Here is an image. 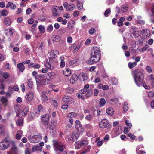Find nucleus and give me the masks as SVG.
<instances>
[{
	"instance_id": "obj_35",
	"label": "nucleus",
	"mask_w": 154,
	"mask_h": 154,
	"mask_svg": "<svg viewBox=\"0 0 154 154\" xmlns=\"http://www.w3.org/2000/svg\"><path fill=\"white\" fill-rule=\"evenodd\" d=\"M82 146H84L88 145L89 143L88 141L87 140H83L80 141Z\"/></svg>"
},
{
	"instance_id": "obj_6",
	"label": "nucleus",
	"mask_w": 154,
	"mask_h": 154,
	"mask_svg": "<svg viewBox=\"0 0 154 154\" xmlns=\"http://www.w3.org/2000/svg\"><path fill=\"white\" fill-rule=\"evenodd\" d=\"M42 139V137L40 135H34L32 138L29 137L28 139L32 143H35L38 142Z\"/></svg>"
},
{
	"instance_id": "obj_23",
	"label": "nucleus",
	"mask_w": 154,
	"mask_h": 154,
	"mask_svg": "<svg viewBox=\"0 0 154 154\" xmlns=\"http://www.w3.org/2000/svg\"><path fill=\"white\" fill-rule=\"evenodd\" d=\"M64 58L63 57H61L60 58V66L61 68H63L65 66V62L64 61Z\"/></svg>"
},
{
	"instance_id": "obj_24",
	"label": "nucleus",
	"mask_w": 154,
	"mask_h": 154,
	"mask_svg": "<svg viewBox=\"0 0 154 154\" xmlns=\"http://www.w3.org/2000/svg\"><path fill=\"white\" fill-rule=\"evenodd\" d=\"M125 18L123 17L120 18L119 20V21L117 22L118 26L119 27L122 26L123 25V22L125 20Z\"/></svg>"
},
{
	"instance_id": "obj_63",
	"label": "nucleus",
	"mask_w": 154,
	"mask_h": 154,
	"mask_svg": "<svg viewBox=\"0 0 154 154\" xmlns=\"http://www.w3.org/2000/svg\"><path fill=\"white\" fill-rule=\"evenodd\" d=\"M25 37L26 40H29L31 38V35L27 33H26L25 35Z\"/></svg>"
},
{
	"instance_id": "obj_60",
	"label": "nucleus",
	"mask_w": 154,
	"mask_h": 154,
	"mask_svg": "<svg viewBox=\"0 0 154 154\" xmlns=\"http://www.w3.org/2000/svg\"><path fill=\"white\" fill-rule=\"evenodd\" d=\"M69 9H70V11L73 10L75 8V5L73 4H69Z\"/></svg>"
},
{
	"instance_id": "obj_18",
	"label": "nucleus",
	"mask_w": 154,
	"mask_h": 154,
	"mask_svg": "<svg viewBox=\"0 0 154 154\" xmlns=\"http://www.w3.org/2000/svg\"><path fill=\"white\" fill-rule=\"evenodd\" d=\"M55 74L54 72H50L47 73L46 76V78L48 80L53 78L55 76Z\"/></svg>"
},
{
	"instance_id": "obj_3",
	"label": "nucleus",
	"mask_w": 154,
	"mask_h": 154,
	"mask_svg": "<svg viewBox=\"0 0 154 154\" xmlns=\"http://www.w3.org/2000/svg\"><path fill=\"white\" fill-rule=\"evenodd\" d=\"M99 126L102 128H106L107 129L111 128V125L109 121L107 119H102L99 123Z\"/></svg>"
},
{
	"instance_id": "obj_8",
	"label": "nucleus",
	"mask_w": 154,
	"mask_h": 154,
	"mask_svg": "<svg viewBox=\"0 0 154 154\" xmlns=\"http://www.w3.org/2000/svg\"><path fill=\"white\" fill-rule=\"evenodd\" d=\"M63 102L67 103L72 104L74 103V99L69 96L64 95L62 98Z\"/></svg>"
},
{
	"instance_id": "obj_27",
	"label": "nucleus",
	"mask_w": 154,
	"mask_h": 154,
	"mask_svg": "<svg viewBox=\"0 0 154 154\" xmlns=\"http://www.w3.org/2000/svg\"><path fill=\"white\" fill-rule=\"evenodd\" d=\"M63 74L66 76H69L71 74V70L69 68L66 69L65 70L63 71Z\"/></svg>"
},
{
	"instance_id": "obj_12",
	"label": "nucleus",
	"mask_w": 154,
	"mask_h": 154,
	"mask_svg": "<svg viewBox=\"0 0 154 154\" xmlns=\"http://www.w3.org/2000/svg\"><path fill=\"white\" fill-rule=\"evenodd\" d=\"M52 14L54 16H58L60 15V12L58 11V8L57 6H54L52 10Z\"/></svg>"
},
{
	"instance_id": "obj_9",
	"label": "nucleus",
	"mask_w": 154,
	"mask_h": 154,
	"mask_svg": "<svg viewBox=\"0 0 154 154\" xmlns=\"http://www.w3.org/2000/svg\"><path fill=\"white\" fill-rule=\"evenodd\" d=\"M58 54L59 52L57 50H52L49 53L48 56L50 61L52 60L54 58H55Z\"/></svg>"
},
{
	"instance_id": "obj_11",
	"label": "nucleus",
	"mask_w": 154,
	"mask_h": 154,
	"mask_svg": "<svg viewBox=\"0 0 154 154\" xmlns=\"http://www.w3.org/2000/svg\"><path fill=\"white\" fill-rule=\"evenodd\" d=\"M8 143L6 141H3L0 143V149L4 150L8 148Z\"/></svg>"
},
{
	"instance_id": "obj_44",
	"label": "nucleus",
	"mask_w": 154,
	"mask_h": 154,
	"mask_svg": "<svg viewBox=\"0 0 154 154\" xmlns=\"http://www.w3.org/2000/svg\"><path fill=\"white\" fill-rule=\"evenodd\" d=\"M128 103L127 102H124L123 104V109L124 111H127L128 109L127 106Z\"/></svg>"
},
{
	"instance_id": "obj_64",
	"label": "nucleus",
	"mask_w": 154,
	"mask_h": 154,
	"mask_svg": "<svg viewBox=\"0 0 154 154\" xmlns=\"http://www.w3.org/2000/svg\"><path fill=\"white\" fill-rule=\"evenodd\" d=\"M31 149L29 148H26L25 150V154H31L30 152Z\"/></svg>"
},
{
	"instance_id": "obj_51",
	"label": "nucleus",
	"mask_w": 154,
	"mask_h": 154,
	"mask_svg": "<svg viewBox=\"0 0 154 154\" xmlns=\"http://www.w3.org/2000/svg\"><path fill=\"white\" fill-rule=\"evenodd\" d=\"M111 12V10L109 8H108L106 10L104 13V15L105 17H107L108 16V14H110Z\"/></svg>"
},
{
	"instance_id": "obj_38",
	"label": "nucleus",
	"mask_w": 154,
	"mask_h": 154,
	"mask_svg": "<svg viewBox=\"0 0 154 154\" xmlns=\"http://www.w3.org/2000/svg\"><path fill=\"white\" fill-rule=\"evenodd\" d=\"M32 150L34 151H37L38 150H40L42 151V148L38 146H34L32 148Z\"/></svg>"
},
{
	"instance_id": "obj_43",
	"label": "nucleus",
	"mask_w": 154,
	"mask_h": 154,
	"mask_svg": "<svg viewBox=\"0 0 154 154\" xmlns=\"http://www.w3.org/2000/svg\"><path fill=\"white\" fill-rule=\"evenodd\" d=\"M51 105L54 107H56L58 106V104L57 101L55 100H52L51 102Z\"/></svg>"
},
{
	"instance_id": "obj_47",
	"label": "nucleus",
	"mask_w": 154,
	"mask_h": 154,
	"mask_svg": "<svg viewBox=\"0 0 154 154\" xmlns=\"http://www.w3.org/2000/svg\"><path fill=\"white\" fill-rule=\"evenodd\" d=\"M76 114L75 112L70 113L67 116V117L69 118H72L73 117H75L76 116Z\"/></svg>"
},
{
	"instance_id": "obj_57",
	"label": "nucleus",
	"mask_w": 154,
	"mask_h": 154,
	"mask_svg": "<svg viewBox=\"0 0 154 154\" xmlns=\"http://www.w3.org/2000/svg\"><path fill=\"white\" fill-rule=\"evenodd\" d=\"M53 29V26L51 25H50L48 26L47 29V30L49 32H51Z\"/></svg>"
},
{
	"instance_id": "obj_45",
	"label": "nucleus",
	"mask_w": 154,
	"mask_h": 154,
	"mask_svg": "<svg viewBox=\"0 0 154 154\" xmlns=\"http://www.w3.org/2000/svg\"><path fill=\"white\" fill-rule=\"evenodd\" d=\"M1 13L2 15L3 16H6L7 15L8 12L6 10H4L1 11Z\"/></svg>"
},
{
	"instance_id": "obj_52",
	"label": "nucleus",
	"mask_w": 154,
	"mask_h": 154,
	"mask_svg": "<svg viewBox=\"0 0 154 154\" xmlns=\"http://www.w3.org/2000/svg\"><path fill=\"white\" fill-rule=\"evenodd\" d=\"M146 69L149 73H151L152 72V68L151 67L149 66H146Z\"/></svg>"
},
{
	"instance_id": "obj_17",
	"label": "nucleus",
	"mask_w": 154,
	"mask_h": 154,
	"mask_svg": "<svg viewBox=\"0 0 154 154\" xmlns=\"http://www.w3.org/2000/svg\"><path fill=\"white\" fill-rule=\"evenodd\" d=\"M28 67L29 68H33L35 69H38L40 67V65L38 64L35 65L33 63H31L28 65Z\"/></svg>"
},
{
	"instance_id": "obj_30",
	"label": "nucleus",
	"mask_w": 154,
	"mask_h": 154,
	"mask_svg": "<svg viewBox=\"0 0 154 154\" xmlns=\"http://www.w3.org/2000/svg\"><path fill=\"white\" fill-rule=\"evenodd\" d=\"M23 118L19 119L17 120L16 124L17 126H22L23 124Z\"/></svg>"
},
{
	"instance_id": "obj_58",
	"label": "nucleus",
	"mask_w": 154,
	"mask_h": 154,
	"mask_svg": "<svg viewBox=\"0 0 154 154\" xmlns=\"http://www.w3.org/2000/svg\"><path fill=\"white\" fill-rule=\"evenodd\" d=\"M125 123L126 125L131 128L132 127V124L131 123L129 122V121L128 120H126L125 122Z\"/></svg>"
},
{
	"instance_id": "obj_22",
	"label": "nucleus",
	"mask_w": 154,
	"mask_h": 154,
	"mask_svg": "<svg viewBox=\"0 0 154 154\" xmlns=\"http://www.w3.org/2000/svg\"><path fill=\"white\" fill-rule=\"evenodd\" d=\"M4 23L6 25L9 26L11 23V20L9 18L6 17L4 20Z\"/></svg>"
},
{
	"instance_id": "obj_32",
	"label": "nucleus",
	"mask_w": 154,
	"mask_h": 154,
	"mask_svg": "<svg viewBox=\"0 0 154 154\" xmlns=\"http://www.w3.org/2000/svg\"><path fill=\"white\" fill-rule=\"evenodd\" d=\"M77 2L78 3L77 5V8L79 10H82L83 8V4L82 3L79 2L78 0H77Z\"/></svg>"
},
{
	"instance_id": "obj_55",
	"label": "nucleus",
	"mask_w": 154,
	"mask_h": 154,
	"mask_svg": "<svg viewBox=\"0 0 154 154\" xmlns=\"http://www.w3.org/2000/svg\"><path fill=\"white\" fill-rule=\"evenodd\" d=\"M86 94H85V96L86 97H90L92 94V91H90L87 90V91Z\"/></svg>"
},
{
	"instance_id": "obj_54",
	"label": "nucleus",
	"mask_w": 154,
	"mask_h": 154,
	"mask_svg": "<svg viewBox=\"0 0 154 154\" xmlns=\"http://www.w3.org/2000/svg\"><path fill=\"white\" fill-rule=\"evenodd\" d=\"M81 43L80 42H79L76 47L75 48L74 50V52H75L78 51V50H79V48H80L81 45Z\"/></svg>"
},
{
	"instance_id": "obj_1",
	"label": "nucleus",
	"mask_w": 154,
	"mask_h": 154,
	"mask_svg": "<svg viewBox=\"0 0 154 154\" xmlns=\"http://www.w3.org/2000/svg\"><path fill=\"white\" fill-rule=\"evenodd\" d=\"M100 56V51L99 48L94 47L92 51L91 55L90 60L88 61V63L92 64L94 62H98Z\"/></svg>"
},
{
	"instance_id": "obj_21",
	"label": "nucleus",
	"mask_w": 154,
	"mask_h": 154,
	"mask_svg": "<svg viewBox=\"0 0 154 154\" xmlns=\"http://www.w3.org/2000/svg\"><path fill=\"white\" fill-rule=\"evenodd\" d=\"M23 135V131L21 130H18L16 135V138L17 140L20 139Z\"/></svg>"
},
{
	"instance_id": "obj_28",
	"label": "nucleus",
	"mask_w": 154,
	"mask_h": 154,
	"mask_svg": "<svg viewBox=\"0 0 154 154\" xmlns=\"http://www.w3.org/2000/svg\"><path fill=\"white\" fill-rule=\"evenodd\" d=\"M128 8V5L125 4H124L122 5L121 8V10L124 13L126 12L127 11Z\"/></svg>"
},
{
	"instance_id": "obj_19",
	"label": "nucleus",
	"mask_w": 154,
	"mask_h": 154,
	"mask_svg": "<svg viewBox=\"0 0 154 154\" xmlns=\"http://www.w3.org/2000/svg\"><path fill=\"white\" fill-rule=\"evenodd\" d=\"M33 92H29L27 94L25 97L26 99L28 100H31L33 98Z\"/></svg>"
},
{
	"instance_id": "obj_62",
	"label": "nucleus",
	"mask_w": 154,
	"mask_h": 154,
	"mask_svg": "<svg viewBox=\"0 0 154 154\" xmlns=\"http://www.w3.org/2000/svg\"><path fill=\"white\" fill-rule=\"evenodd\" d=\"M95 32V29L94 28H91L89 31V33L92 35Z\"/></svg>"
},
{
	"instance_id": "obj_2",
	"label": "nucleus",
	"mask_w": 154,
	"mask_h": 154,
	"mask_svg": "<svg viewBox=\"0 0 154 154\" xmlns=\"http://www.w3.org/2000/svg\"><path fill=\"white\" fill-rule=\"evenodd\" d=\"M133 72L135 82L137 86H140L142 84L144 79L143 74L139 70H135Z\"/></svg>"
},
{
	"instance_id": "obj_20",
	"label": "nucleus",
	"mask_w": 154,
	"mask_h": 154,
	"mask_svg": "<svg viewBox=\"0 0 154 154\" xmlns=\"http://www.w3.org/2000/svg\"><path fill=\"white\" fill-rule=\"evenodd\" d=\"M137 21L138 24H140L144 25L145 23V21L142 19V17L140 16H138L137 17Z\"/></svg>"
},
{
	"instance_id": "obj_16",
	"label": "nucleus",
	"mask_w": 154,
	"mask_h": 154,
	"mask_svg": "<svg viewBox=\"0 0 154 154\" xmlns=\"http://www.w3.org/2000/svg\"><path fill=\"white\" fill-rule=\"evenodd\" d=\"M74 135H67L66 138V140L67 141H69L70 142H72L74 140Z\"/></svg>"
},
{
	"instance_id": "obj_48",
	"label": "nucleus",
	"mask_w": 154,
	"mask_h": 154,
	"mask_svg": "<svg viewBox=\"0 0 154 154\" xmlns=\"http://www.w3.org/2000/svg\"><path fill=\"white\" fill-rule=\"evenodd\" d=\"M39 29L40 32L41 33H43L45 31V29L44 27L42 25H40L39 26Z\"/></svg>"
},
{
	"instance_id": "obj_56",
	"label": "nucleus",
	"mask_w": 154,
	"mask_h": 154,
	"mask_svg": "<svg viewBox=\"0 0 154 154\" xmlns=\"http://www.w3.org/2000/svg\"><path fill=\"white\" fill-rule=\"evenodd\" d=\"M0 86L1 89H4L5 88V82L4 81L2 80L0 82Z\"/></svg>"
},
{
	"instance_id": "obj_42",
	"label": "nucleus",
	"mask_w": 154,
	"mask_h": 154,
	"mask_svg": "<svg viewBox=\"0 0 154 154\" xmlns=\"http://www.w3.org/2000/svg\"><path fill=\"white\" fill-rule=\"evenodd\" d=\"M77 61V60L76 59H74L73 60H72L69 63L68 65L69 66H72L74 64L76 63Z\"/></svg>"
},
{
	"instance_id": "obj_10",
	"label": "nucleus",
	"mask_w": 154,
	"mask_h": 154,
	"mask_svg": "<svg viewBox=\"0 0 154 154\" xmlns=\"http://www.w3.org/2000/svg\"><path fill=\"white\" fill-rule=\"evenodd\" d=\"M75 128L76 130L80 132H82L84 131V129L82 125L81 124L79 120H76L75 122Z\"/></svg>"
},
{
	"instance_id": "obj_61",
	"label": "nucleus",
	"mask_w": 154,
	"mask_h": 154,
	"mask_svg": "<svg viewBox=\"0 0 154 154\" xmlns=\"http://www.w3.org/2000/svg\"><path fill=\"white\" fill-rule=\"evenodd\" d=\"M3 77L5 79H7L9 77V75L8 73L5 72L3 74Z\"/></svg>"
},
{
	"instance_id": "obj_39",
	"label": "nucleus",
	"mask_w": 154,
	"mask_h": 154,
	"mask_svg": "<svg viewBox=\"0 0 154 154\" xmlns=\"http://www.w3.org/2000/svg\"><path fill=\"white\" fill-rule=\"evenodd\" d=\"M45 66L46 68L51 70H53L54 68L53 66H51L48 62L46 63L45 64Z\"/></svg>"
},
{
	"instance_id": "obj_26",
	"label": "nucleus",
	"mask_w": 154,
	"mask_h": 154,
	"mask_svg": "<svg viewBox=\"0 0 154 154\" xmlns=\"http://www.w3.org/2000/svg\"><path fill=\"white\" fill-rule=\"evenodd\" d=\"M75 22L73 21H72L70 22H68L67 24L68 27L69 29H72L75 26Z\"/></svg>"
},
{
	"instance_id": "obj_50",
	"label": "nucleus",
	"mask_w": 154,
	"mask_h": 154,
	"mask_svg": "<svg viewBox=\"0 0 154 154\" xmlns=\"http://www.w3.org/2000/svg\"><path fill=\"white\" fill-rule=\"evenodd\" d=\"M64 8L66 9V10L68 11H70V9H69V5H68V3L67 2H65L63 4Z\"/></svg>"
},
{
	"instance_id": "obj_33",
	"label": "nucleus",
	"mask_w": 154,
	"mask_h": 154,
	"mask_svg": "<svg viewBox=\"0 0 154 154\" xmlns=\"http://www.w3.org/2000/svg\"><path fill=\"white\" fill-rule=\"evenodd\" d=\"M52 38V41L55 42H58L60 39V37L59 35H53Z\"/></svg>"
},
{
	"instance_id": "obj_29",
	"label": "nucleus",
	"mask_w": 154,
	"mask_h": 154,
	"mask_svg": "<svg viewBox=\"0 0 154 154\" xmlns=\"http://www.w3.org/2000/svg\"><path fill=\"white\" fill-rule=\"evenodd\" d=\"M106 112L109 115H112L114 114V110L112 108L110 107L106 110Z\"/></svg>"
},
{
	"instance_id": "obj_59",
	"label": "nucleus",
	"mask_w": 154,
	"mask_h": 154,
	"mask_svg": "<svg viewBox=\"0 0 154 154\" xmlns=\"http://www.w3.org/2000/svg\"><path fill=\"white\" fill-rule=\"evenodd\" d=\"M133 35L135 36V38L138 37L139 35V33L138 31H134L133 32Z\"/></svg>"
},
{
	"instance_id": "obj_53",
	"label": "nucleus",
	"mask_w": 154,
	"mask_h": 154,
	"mask_svg": "<svg viewBox=\"0 0 154 154\" xmlns=\"http://www.w3.org/2000/svg\"><path fill=\"white\" fill-rule=\"evenodd\" d=\"M85 118L86 120L90 121L92 119V116L91 114H88L86 116Z\"/></svg>"
},
{
	"instance_id": "obj_7",
	"label": "nucleus",
	"mask_w": 154,
	"mask_h": 154,
	"mask_svg": "<svg viewBox=\"0 0 154 154\" xmlns=\"http://www.w3.org/2000/svg\"><path fill=\"white\" fill-rule=\"evenodd\" d=\"M29 111V109L27 107L24 106L23 107V110L18 112L17 114V116L22 117L26 115L27 112Z\"/></svg>"
},
{
	"instance_id": "obj_31",
	"label": "nucleus",
	"mask_w": 154,
	"mask_h": 154,
	"mask_svg": "<svg viewBox=\"0 0 154 154\" xmlns=\"http://www.w3.org/2000/svg\"><path fill=\"white\" fill-rule=\"evenodd\" d=\"M106 101L105 99L103 98H102L100 99L99 102V105L100 107H102L103 106L106 104Z\"/></svg>"
},
{
	"instance_id": "obj_41",
	"label": "nucleus",
	"mask_w": 154,
	"mask_h": 154,
	"mask_svg": "<svg viewBox=\"0 0 154 154\" xmlns=\"http://www.w3.org/2000/svg\"><path fill=\"white\" fill-rule=\"evenodd\" d=\"M28 85L30 88H31L32 87L33 82L31 78H30L28 82Z\"/></svg>"
},
{
	"instance_id": "obj_40",
	"label": "nucleus",
	"mask_w": 154,
	"mask_h": 154,
	"mask_svg": "<svg viewBox=\"0 0 154 154\" xmlns=\"http://www.w3.org/2000/svg\"><path fill=\"white\" fill-rule=\"evenodd\" d=\"M111 81L112 84L114 85L117 84L118 82L117 79L115 78H112Z\"/></svg>"
},
{
	"instance_id": "obj_14",
	"label": "nucleus",
	"mask_w": 154,
	"mask_h": 154,
	"mask_svg": "<svg viewBox=\"0 0 154 154\" xmlns=\"http://www.w3.org/2000/svg\"><path fill=\"white\" fill-rule=\"evenodd\" d=\"M88 78L87 74L84 73L80 74L79 76V79L81 81L86 80L88 79Z\"/></svg>"
},
{
	"instance_id": "obj_15",
	"label": "nucleus",
	"mask_w": 154,
	"mask_h": 154,
	"mask_svg": "<svg viewBox=\"0 0 154 154\" xmlns=\"http://www.w3.org/2000/svg\"><path fill=\"white\" fill-rule=\"evenodd\" d=\"M79 78V76H78L76 74H73L71 78L70 79V82L72 84H74L77 80Z\"/></svg>"
},
{
	"instance_id": "obj_37",
	"label": "nucleus",
	"mask_w": 154,
	"mask_h": 154,
	"mask_svg": "<svg viewBox=\"0 0 154 154\" xmlns=\"http://www.w3.org/2000/svg\"><path fill=\"white\" fill-rule=\"evenodd\" d=\"M148 77L150 80L152 81V85L153 86H154V75L151 74L148 75Z\"/></svg>"
},
{
	"instance_id": "obj_4",
	"label": "nucleus",
	"mask_w": 154,
	"mask_h": 154,
	"mask_svg": "<svg viewBox=\"0 0 154 154\" xmlns=\"http://www.w3.org/2000/svg\"><path fill=\"white\" fill-rule=\"evenodd\" d=\"M36 82L41 85H45L46 84V79L45 76L41 75H38L35 77Z\"/></svg>"
},
{
	"instance_id": "obj_34",
	"label": "nucleus",
	"mask_w": 154,
	"mask_h": 154,
	"mask_svg": "<svg viewBox=\"0 0 154 154\" xmlns=\"http://www.w3.org/2000/svg\"><path fill=\"white\" fill-rule=\"evenodd\" d=\"M75 148L76 149H78L80 148L82 146L80 141H78L75 143Z\"/></svg>"
},
{
	"instance_id": "obj_36",
	"label": "nucleus",
	"mask_w": 154,
	"mask_h": 154,
	"mask_svg": "<svg viewBox=\"0 0 154 154\" xmlns=\"http://www.w3.org/2000/svg\"><path fill=\"white\" fill-rule=\"evenodd\" d=\"M137 63L136 62H134L132 63L129 62L128 64V66L130 68H132L133 67H135L137 65Z\"/></svg>"
},
{
	"instance_id": "obj_25",
	"label": "nucleus",
	"mask_w": 154,
	"mask_h": 154,
	"mask_svg": "<svg viewBox=\"0 0 154 154\" xmlns=\"http://www.w3.org/2000/svg\"><path fill=\"white\" fill-rule=\"evenodd\" d=\"M17 67L20 72H22L25 69V66L23 63H20L17 64Z\"/></svg>"
},
{
	"instance_id": "obj_46",
	"label": "nucleus",
	"mask_w": 154,
	"mask_h": 154,
	"mask_svg": "<svg viewBox=\"0 0 154 154\" xmlns=\"http://www.w3.org/2000/svg\"><path fill=\"white\" fill-rule=\"evenodd\" d=\"M0 100L3 103V104L6 105L7 102V100L6 98L5 97H1Z\"/></svg>"
},
{
	"instance_id": "obj_13",
	"label": "nucleus",
	"mask_w": 154,
	"mask_h": 154,
	"mask_svg": "<svg viewBox=\"0 0 154 154\" xmlns=\"http://www.w3.org/2000/svg\"><path fill=\"white\" fill-rule=\"evenodd\" d=\"M42 122L44 124L47 125L49 122V116L47 114L43 115L41 117Z\"/></svg>"
},
{
	"instance_id": "obj_5",
	"label": "nucleus",
	"mask_w": 154,
	"mask_h": 154,
	"mask_svg": "<svg viewBox=\"0 0 154 154\" xmlns=\"http://www.w3.org/2000/svg\"><path fill=\"white\" fill-rule=\"evenodd\" d=\"M53 143L55 147L60 152H63L65 148V145L63 143H58L55 140L54 141Z\"/></svg>"
},
{
	"instance_id": "obj_49",
	"label": "nucleus",
	"mask_w": 154,
	"mask_h": 154,
	"mask_svg": "<svg viewBox=\"0 0 154 154\" xmlns=\"http://www.w3.org/2000/svg\"><path fill=\"white\" fill-rule=\"evenodd\" d=\"M41 99L42 101H45L48 99L47 96L45 94H43L41 96Z\"/></svg>"
}]
</instances>
